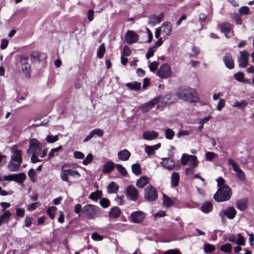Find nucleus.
Wrapping results in <instances>:
<instances>
[{
    "label": "nucleus",
    "instance_id": "obj_17",
    "mask_svg": "<svg viewBox=\"0 0 254 254\" xmlns=\"http://www.w3.org/2000/svg\"><path fill=\"white\" fill-rule=\"evenodd\" d=\"M162 34L165 37L169 36L172 32V25L169 21L164 22L160 27Z\"/></svg>",
    "mask_w": 254,
    "mask_h": 254
},
{
    "label": "nucleus",
    "instance_id": "obj_53",
    "mask_svg": "<svg viewBox=\"0 0 254 254\" xmlns=\"http://www.w3.org/2000/svg\"><path fill=\"white\" fill-rule=\"evenodd\" d=\"M216 156L215 153L213 152H207L205 153V160L206 161H210L213 159Z\"/></svg>",
    "mask_w": 254,
    "mask_h": 254
},
{
    "label": "nucleus",
    "instance_id": "obj_58",
    "mask_svg": "<svg viewBox=\"0 0 254 254\" xmlns=\"http://www.w3.org/2000/svg\"><path fill=\"white\" fill-rule=\"evenodd\" d=\"M28 177H29L30 180L34 182H35V177L36 176V173L34 171V170L33 169H31L29 170L28 173Z\"/></svg>",
    "mask_w": 254,
    "mask_h": 254
},
{
    "label": "nucleus",
    "instance_id": "obj_52",
    "mask_svg": "<svg viewBox=\"0 0 254 254\" xmlns=\"http://www.w3.org/2000/svg\"><path fill=\"white\" fill-rule=\"evenodd\" d=\"M100 204L103 208H107L109 206L110 201L106 198H103L100 201Z\"/></svg>",
    "mask_w": 254,
    "mask_h": 254
},
{
    "label": "nucleus",
    "instance_id": "obj_7",
    "mask_svg": "<svg viewBox=\"0 0 254 254\" xmlns=\"http://www.w3.org/2000/svg\"><path fill=\"white\" fill-rule=\"evenodd\" d=\"M181 163L183 165L188 164L192 168H194L198 164L196 156L185 154L182 156Z\"/></svg>",
    "mask_w": 254,
    "mask_h": 254
},
{
    "label": "nucleus",
    "instance_id": "obj_36",
    "mask_svg": "<svg viewBox=\"0 0 254 254\" xmlns=\"http://www.w3.org/2000/svg\"><path fill=\"white\" fill-rule=\"evenodd\" d=\"M163 204L166 207H169L173 204V202L171 198L167 196L165 194L163 195Z\"/></svg>",
    "mask_w": 254,
    "mask_h": 254
},
{
    "label": "nucleus",
    "instance_id": "obj_23",
    "mask_svg": "<svg viewBox=\"0 0 254 254\" xmlns=\"http://www.w3.org/2000/svg\"><path fill=\"white\" fill-rule=\"evenodd\" d=\"M158 136V133L154 131H146L143 132L142 136L145 140H151L156 138Z\"/></svg>",
    "mask_w": 254,
    "mask_h": 254
},
{
    "label": "nucleus",
    "instance_id": "obj_31",
    "mask_svg": "<svg viewBox=\"0 0 254 254\" xmlns=\"http://www.w3.org/2000/svg\"><path fill=\"white\" fill-rule=\"evenodd\" d=\"M11 214L9 211H5L0 217V226L4 223H7Z\"/></svg>",
    "mask_w": 254,
    "mask_h": 254
},
{
    "label": "nucleus",
    "instance_id": "obj_56",
    "mask_svg": "<svg viewBox=\"0 0 254 254\" xmlns=\"http://www.w3.org/2000/svg\"><path fill=\"white\" fill-rule=\"evenodd\" d=\"M68 174L70 176L75 178H79L80 177V175L79 173L76 170H73L72 169H67Z\"/></svg>",
    "mask_w": 254,
    "mask_h": 254
},
{
    "label": "nucleus",
    "instance_id": "obj_5",
    "mask_svg": "<svg viewBox=\"0 0 254 254\" xmlns=\"http://www.w3.org/2000/svg\"><path fill=\"white\" fill-rule=\"evenodd\" d=\"M144 198L148 201H153L158 198L156 189L152 186L146 187L144 190Z\"/></svg>",
    "mask_w": 254,
    "mask_h": 254
},
{
    "label": "nucleus",
    "instance_id": "obj_3",
    "mask_svg": "<svg viewBox=\"0 0 254 254\" xmlns=\"http://www.w3.org/2000/svg\"><path fill=\"white\" fill-rule=\"evenodd\" d=\"M231 195V188L228 185H223L214 194V198L217 202H222L229 200Z\"/></svg>",
    "mask_w": 254,
    "mask_h": 254
},
{
    "label": "nucleus",
    "instance_id": "obj_22",
    "mask_svg": "<svg viewBox=\"0 0 254 254\" xmlns=\"http://www.w3.org/2000/svg\"><path fill=\"white\" fill-rule=\"evenodd\" d=\"M116 164L112 161L107 162L103 167V173L104 174H110L114 169Z\"/></svg>",
    "mask_w": 254,
    "mask_h": 254
},
{
    "label": "nucleus",
    "instance_id": "obj_18",
    "mask_svg": "<svg viewBox=\"0 0 254 254\" xmlns=\"http://www.w3.org/2000/svg\"><path fill=\"white\" fill-rule=\"evenodd\" d=\"M126 191L127 194L132 200L135 201L137 200L138 196V191L134 186H129L127 187Z\"/></svg>",
    "mask_w": 254,
    "mask_h": 254
},
{
    "label": "nucleus",
    "instance_id": "obj_60",
    "mask_svg": "<svg viewBox=\"0 0 254 254\" xmlns=\"http://www.w3.org/2000/svg\"><path fill=\"white\" fill-rule=\"evenodd\" d=\"M159 64L157 62H153L149 65V69L152 72H154L157 69Z\"/></svg>",
    "mask_w": 254,
    "mask_h": 254
},
{
    "label": "nucleus",
    "instance_id": "obj_6",
    "mask_svg": "<svg viewBox=\"0 0 254 254\" xmlns=\"http://www.w3.org/2000/svg\"><path fill=\"white\" fill-rule=\"evenodd\" d=\"M42 151L41 143L36 139L32 138L30 140L28 154H40Z\"/></svg>",
    "mask_w": 254,
    "mask_h": 254
},
{
    "label": "nucleus",
    "instance_id": "obj_32",
    "mask_svg": "<svg viewBox=\"0 0 254 254\" xmlns=\"http://www.w3.org/2000/svg\"><path fill=\"white\" fill-rule=\"evenodd\" d=\"M212 204L210 202H204L201 207V210L204 213H208L212 209Z\"/></svg>",
    "mask_w": 254,
    "mask_h": 254
},
{
    "label": "nucleus",
    "instance_id": "obj_64",
    "mask_svg": "<svg viewBox=\"0 0 254 254\" xmlns=\"http://www.w3.org/2000/svg\"><path fill=\"white\" fill-rule=\"evenodd\" d=\"M164 254H182L179 250L177 249L169 250L166 251Z\"/></svg>",
    "mask_w": 254,
    "mask_h": 254
},
{
    "label": "nucleus",
    "instance_id": "obj_24",
    "mask_svg": "<svg viewBox=\"0 0 254 254\" xmlns=\"http://www.w3.org/2000/svg\"><path fill=\"white\" fill-rule=\"evenodd\" d=\"M248 206V198H243L237 200L236 202L237 208L241 211L245 210Z\"/></svg>",
    "mask_w": 254,
    "mask_h": 254
},
{
    "label": "nucleus",
    "instance_id": "obj_4",
    "mask_svg": "<svg viewBox=\"0 0 254 254\" xmlns=\"http://www.w3.org/2000/svg\"><path fill=\"white\" fill-rule=\"evenodd\" d=\"M82 213L88 219H94L101 213V209L95 205L86 204L82 208Z\"/></svg>",
    "mask_w": 254,
    "mask_h": 254
},
{
    "label": "nucleus",
    "instance_id": "obj_26",
    "mask_svg": "<svg viewBox=\"0 0 254 254\" xmlns=\"http://www.w3.org/2000/svg\"><path fill=\"white\" fill-rule=\"evenodd\" d=\"M228 165L229 166H231L232 167V169L235 172L236 175L242 170L240 168L239 165L231 158H229L228 159Z\"/></svg>",
    "mask_w": 254,
    "mask_h": 254
},
{
    "label": "nucleus",
    "instance_id": "obj_1",
    "mask_svg": "<svg viewBox=\"0 0 254 254\" xmlns=\"http://www.w3.org/2000/svg\"><path fill=\"white\" fill-rule=\"evenodd\" d=\"M11 151L12 154L7 164V168L11 172H16L19 170L22 162V150L14 146L11 148Z\"/></svg>",
    "mask_w": 254,
    "mask_h": 254
},
{
    "label": "nucleus",
    "instance_id": "obj_35",
    "mask_svg": "<svg viewBox=\"0 0 254 254\" xmlns=\"http://www.w3.org/2000/svg\"><path fill=\"white\" fill-rule=\"evenodd\" d=\"M109 193H116L118 190V186L115 182H111L107 187Z\"/></svg>",
    "mask_w": 254,
    "mask_h": 254
},
{
    "label": "nucleus",
    "instance_id": "obj_16",
    "mask_svg": "<svg viewBox=\"0 0 254 254\" xmlns=\"http://www.w3.org/2000/svg\"><path fill=\"white\" fill-rule=\"evenodd\" d=\"M132 221L135 223L142 222L145 218L144 213L141 211H136L132 212L131 214Z\"/></svg>",
    "mask_w": 254,
    "mask_h": 254
},
{
    "label": "nucleus",
    "instance_id": "obj_2",
    "mask_svg": "<svg viewBox=\"0 0 254 254\" xmlns=\"http://www.w3.org/2000/svg\"><path fill=\"white\" fill-rule=\"evenodd\" d=\"M177 96L184 101L191 103L195 102L198 100L195 90L189 87L180 88L177 92Z\"/></svg>",
    "mask_w": 254,
    "mask_h": 254
},
{
    "label": "nucleus",
    "instance_id": "obj_21",
    "mask_svg": "<svg viewBox=\"0 0 254 254\" xmlns=\"http://www.w3.org/2000/svg\"><path fill=\"white\" fill-rule=\"evenodd\" d=\"M130 155V152L128 150L125 149L118 153V157L121 161H126L129 159Z\"/></svg>",
    "mask_w": 254,
    "mask_h": 254
},
{
    "label": "nucleus",
    "instance_id": "obj_11",
    "mask_svg": "<svg viewBox=\"0 0 254 254\" xmlns=\"http://www.w3.org/2000/svg\"><path fill=\"white\" fill-rule=\"evenodd\" d=\"M164 17V13L162 12L158 16L151 14L148 17V24L152 26H154L160 23Z\"/></svg>",
    "mask_w": 254,
    "mask_h": 254
},
{
    "label": "nucleus",
    "instance_id": "obj_27",
    "mask_svg": "<svg viewBox=\"0 0 254 254\" xmlns=\"http://www.w3.org/2000/svg\"><path fill=\"white\" fill-rule=\"evenodd\" d=\"M148 183V178L146 176H142L137 180L136 185L139 188H143Z\"/></svg>",
    "mask_w": 254,
    "mask_h": 254
},
{
    "label": "nucleus",
    "instance_id": "obj_8",
    "mask_svg": "<svg viewBox=\"0 0 254 254\" xmlns=\"http://www.w3.org/2000/svg\"><path fill=\"white\" fill-rule=\"evenodd\" d=\"M172 71L167 64H163L157 71V75L161 78H167L171 76Z\"/></svg>",
    "mask_w": 254,
    "mask_h": 254
},
{
    "label": "nucleus",
    "instance_id": "obj_49",
    "mask_svg": "<svg viewBox=\"0 0 254 254\" xmlns=\"http://www.w3.org/2000/svg\"><path fill=\"white\" fill-rule=\"evenodd\" d=\"M175 135V132L170 128H167L165 130V137L168 139H173Z\"/></svg>",
    "mask_w": 254,
    "mask_h": 254
},
{
    "label": "nucleus",
    "instance_id": "obj_61",
    "mask_svg": "<svg viewBox=\"0 0 254 254\" xmlns=\"http://www.w3.org/2000/svg\"><path fill=\"white\" fill-rule=\"evenodd\" d=\"M236 175L239 180L242 182L245 181L246 179V175L243 170L237 173Z\"/></svg>",
    "mask_w": 254,
    "mask_h": 254
},
{
    "label": "nucleus",
    "instance_id": "obj_42",
    "mask_svg": "<svg viewBox=\"0 0 254 254\" xmlns=\"http://www.w3.org/2000/svg\"><path fill=\"white\" fill-rule=\"evenodd\" d=\"M29 58L25 55H21L19 58V63L21 67L29 64L28 63Z\"/></svg>",
    "mask_w": 254,
    "mask_h": 254
},
{
    "label": "nucleus",
    "instance_id": "obj_38",
    "mask_svg": "<svg viewBox=\"0 0 254 254\" xmlns=\"http://www.w3.org/2000/svg\"><path fill=\"white\" fill-rule=\"evenodd\" d=\"M21 67L25 76L27 78L30 77L31 71V66L30 64H28Z\"/></svg>",
    "mask_w": 254,
    "mask_h": 254
},
{
    "label": "nucleus",
    "instance_id": "obj_41",
    "mask_svg": "<svg viewBox=\"0 0 254 254\" xmlns=\"http://www.w3.org/2000/svg\"><path fill=\"white\" fill-rule=\"evenodd\" d=\"M105 52V47L104 46V44L102 43L99 47L98 50L97 51V55L99 58H102L104 56V53Z\"/></svg>",
    "mask_w": 254,
    "mask_h": 254
},
{
    "label": "nucleus",
    "instance_id": "obj_37",
    "mask_svg": "<svg viewBox=\"0 0 254 254\" xmlns=\"http://www.w3.org/2000/svg\"><path fill=\"white\" fill-rule=\"evenodd\" d=\"M102 194V192L101 190H97L96 191L93 192L90 194L89 198L93 200H96L101 197Z\"/></svg>",
    "mask_w": 254,
    "mask_h": 254
},
{
    "label": "nucleus",
    "instance_id": "obj_62",
    "mask_svg": "<svg viewBox=\"0 0 254 254\" xmlns=\"http://www.w3.org/2000/svg\"><path fill=\"white\" fill-rule=\"evenodd\" d=\"M131 54V51L127 46H125L123 48V53L122 55L124 56H129Z\"/></svg>",
    "mask_w": 254,
    "mask_h": 254
},
{
    "label": "nucleus",
    "instance_id": "obj_47",
    "mask_svg": "<svg viewBox=\"0 0 254 254\" xmlns=\"http://www.w3.org/2000/svg\"><path fill=\"white\" fill-rule=\"evenodd\" d=\"M62 148V146H59L58 147L52 149L48 155V160H50L51 158L54 157L55 155V153L58 152L60 150H61Z\"/></svg>",
    "mask_w": 254,
    "mask_h": 254
},
{
    "label": "nucleus",
    "instance_id": "obj_51",
    "mask_svg": "<svg viewBox=\"0 0 254 254\" xmlns=\"http://www.w3.org/2000/svg\"><path fill=\"white\" fill-rule=\"evenodd\" d=\"M93 159V156L92 154L89 153L87 155V156L86 157V158L84 159V160L83 161V164L84 165H87L89 164H90Z\"/></svg>",
    "mask_w": 254,
    "mask_h": 254
},
{
    "label": "nucleus",
    "instance_id": "obj_30",
    "mask_svg": "<svg viewBox=\"0 0 254 254\" xmlns=\"http://www.w3.org/2000/svg\"><path fill=\"white\" fill-rule=\"evenodd\" d=\"M31 61L33 63H40V54L37 51H33L30 56Z\"/></svg>",
    "mask_w": 254,
    "mask_h": 254
},
{
    "label": "nucleus",
    "instance_id": "obj_12",
    "mask_svg": "<svg viewBox=\"0 0 254 254\" xmlns=\"http://www.w3.org/2000/svg\"><path fill=\"white\" fill-rule=\"evenodd\" d=\"M160 98H154L148 102L143 104L141 107V110L143 113H146L153 108L154 106L159 103Z\"/></svg>",
    "mask_w": 254,
    "mask_h": 254
},
{
    "label": "nucleus",
    "instance_id": "obj_50",
    "mask_svg": "<svg viewBox=\"0 0 254 254\" xmlns=\"http://www.w3.org/2000/svg\"><path fill=\"white\" fill-rule=\"evenodd\" d=\"M236 244L238 245L243 246L245 245L244 237L239 233L237 235V238L236 239Z\"/></svg>",
    "mask_w": 254,
    "mask_h": 254
},
{
    "label": "nucleus",
    "instance_id": "obj_29",
    "mask_svg": "<svg viewBox=\"0 0 254 254\" xmlns=\"http://www.w3.org/2000/svg\"><path fill=\"white\" fill-rule=\"evenodd\" d=\"M171 186L173 187H176L180 180V176L177 172H174L171 175Z\"/></svg>",
    "mask_w": 254,
    "mask_h": 254
},
{
    "label": "nucleus",
    "instance_id": "obj_9",
    "mask_svg": "<svg viewBox=\"0 0 254 254\" xmlns=\"http://www.w3.org/2000/svg\"><path fill=\"white\" fill-rule=\"evenodd\" d=\"M236 210L233 207H228L225 209L222 210L219 213V215L221 217L223 221L224 217H227L229 219H233L236 215Z\"/></svg>",
    "mask_w": 254,
    "mask_h": 254
},
{
    "label": "nucleus",
    "instance_id": "obj_44",
    "mask_svg": "<svg viewBox=\"0 0 254 254\" xmlns=\"http://www.w3.org/2000/svg\"><path fill=\"white\" fill-rule=\"evenodd\" d=\"M59 140V135L55 136L48 135L46 136V140L49 143H53Z\"/></svg>",
    "mask_w": 254,
    "mask_h": 254
},
{
    "label": "nucleus",
    "instance_id": "obj_40",
    "mask_svg": "<svg viewBox=\"0 0 254 254\" xmlns=\"http://www.w3.org/2000/svg\"><path fill=\"white\" fill-rule=\"evenodd\" d=\"M232 245L230 243H226L224 245H222L220 248V250L223 252L226 253H229L232 251Z\"/></svg>",
    "mask_w": 254,
    "mask_h": 254
},
{
    "label": "nucleus",
    "instance_id": "obj_59",
    "mask_svg": "<svg viewBox=\"0 0 254 254\" xmlns=\"http://www.w3.org/2000/svg\"><path fill=\"white\" fill-rule=\"evenodd\" d=\"M156 50L154 49V48L150 47L147 53L146 54V58L147 59H149L150 58L152 57L154 55V53L155 52Z\"/></svg>",
    "mask_w": 254,
    "mask_h": 254
},
{
    "label": "nucleus",
    "instance_id": "obj_57",
    "mask_svg": "<svg viewBox=\"0 0 254 254\" xmlns=\"http://www.w3.org/2000/svg\"><path fill=\"white\" fill-rule=\"evenodd\" d=\"M239 13L241 14L247 15L249 13V8L247 6H244L241 7L239 9Z\"/></svg>",
    "mask_w": 254,
    "mask_h": 254
},
{
    "label": "nucleus",
    "instance_id": "obj_54",
    "mask_svg": "<svg viewBox=\"0 0 254 254\" xmlns=\"http://www.w3.org/2000/svg\"><path fill=\"white\" fill-rule=\"evenodd\" d=\"M204 250L206 253H210L215 250V247L211 244H206L204 246Z\"/></svg>",
    "mask_w": 254,
    "mask_h": 254
},
{
    "label": "nucleus",
    "instance_id": "obj_39",
    "mask_svg": "<svg viewBox=\"0 0 254 254\" xmlns=\"http://www.w3.org/2000/svg\"><path fill=\"white\" fill-rule=\"evenodd\" d=\"M131 170L132 172L136 175H139L141 173V167L139 164L136 163L132 165Z\"/></svg>",
    "mask_w": 254,
    "mask_h": 254
},
{
    "label": "nucleus",
    "instance_id": "obj_13",
    "mask_svg": "<svg viewBox=\"0 0 254 254\" xmlns=\"http://www.w3.org/2000/svg\"><path fill=\"white\" fill-rule=\"evenodd\" d=\"M240 57L238 59L239 65L240 67H245L248 64V58L249 54L248 52L245 50L243 51H240Z\"/></svg>",
    "mask_w": 254,
    "mask_h": 254
},
{
    "label": "nucleus",
    "instance_id": "obj_33",
    "mask_svg": "<svg viewBox=\"0 0 254 254\" xmlns=\"http://www.w3.org/2000/svg\"><path fill=\"white\" fill-rule=\"evenodd\" d=\"M126 86L130 90L136 91L140 88L141 83L138 82L127 83L126 84Z\"/></svg>",
    "mask_w": 254,
    "mask_h": 254
},
{
    "label": "nucleus",
    "instance_id": "obj_25",
    "mask_svg": "<svg viewBox=\"0 0 254 254\" xmlns=\"http://www.w3.org/2000/svg\"><path fill=\"white\" fill-rule=\"evenodd\" d=\"M121 213V209L117 206H114L111 208L109 215L111 218H118L120 217Z\"/></svg>",
    "mask_w": 254,
    "mask_h": 254
},
{
    "label": "nucleus",
    "instance_id": "obj_48",
    "mask_svg": "<svg viewBox=\"0 0 254 254\" xmlns=\"http://www.w3.org/2000/svg\"><path fill=\"white\" fill-rule=\"evenodd\" d=\"M57 208L55 206H51L47 209V213L49 215V217L52 219H54L55 218V213L56 212Z\"/></svg>",
    "mask_w": 254,
    "mask_h": 254
},
{
    "label": "nucleus",
    "instance_id": "obj_14",
    "mask_svg": "<svg viewBox=\"0 0 254 254\" xmlns=\"http://www.w3.org/2000/svg\"><path fill=\"white\" fill-rule=\"evenodd\" d=\"M221 32L223 33L227 38L231 37L229 34L232 33V26L229 23H223L218 25Z\"/></svg>",
    "mask_w": 254,
    "mask_h": 254
},
{
    "label": "nucleus",
    "instance_id": "obj_43",
    "mask_svg": "<svg viewBox=\"0 0 254 254\" xmlns=\"http://www.w3.org/2000/svg\"><path fill=\"white\" fill-rule=\"evenodd\" d=\"M247 105V102L245 101H242L241 102L236 101L233 105V107H237L240 109H244Z\"/></svg>",
    "mask_w": 254,
    "mask_h": 254
},
{
    "label": "nucleus",
    "instance_id": "obj_55",
    "mask_svg": "<svg viewBox=\"0 0 254 254\" xmlns=\"http://www.w3.org/2000/svg\"><path fill=\"white\" fill-rule=\"evenodd\" d=\"M91 238L93 240L96 241H100L103 239V237L102 236L99 235L96 232H94L92 234Z\"/></svg>",
    "mask_w": 254,
    "mask_h": 254
},
{
    "label": "nucleus",
    "instance_id": "obj_63",
    "mask_svg": "<svg viewBox=\"0 0 254 254\" xmlns=\"http://www.w3.org/2000/svg\"><path fill=\"white\" fill-rule=\"evenodd\" d=\"M145 151L148 155H150L154 153V150L152 146L147 145L145 147Z\"/></svg>",
    "mask_w": 254,
    "mask_h": 254
},
{
    "label": "nucleus",
    "instance_id": "obj_19",
    "mask_svg": "<svg viewBox=\"0 0 254 254\" xmlns=\"http://www.w3.org/2000/svg\"><path fill=\"white\" fill-rule=\"evenodd\" d=\"M157 98H160L161 99L159 100V103L163 104L164 105L171 104L176 101L175 96L171 94L166 95L164 97L159 96Z\"/></svg>",
    "mask_w": 254,
    "mask_h": 254
},
{
    "label": "nucleus",
    "instance_id": "obj_10",
    "mask_svg": "<svg viewBox=\"0 0 254 254\" xmlns=\"http://www.w3.org/2000/svg\"><path fill=\"white\" fill-rule=\"evenodd\" d=\"M126 41L128 44H132L137 42L139 36L132 30H127L125 35Z\"/></svg>",
    "mask_w": 254,
    "mask_h": 254
},
{
    "label": "nucleus",
    "instance_id": "obj_15",
    "mask_svg": "<svg viewBox=\"0 0 254 254\" xmlns=\"http://www.w3.org/2000/svg\"><path fill=\"white\" fill-rule=\"evenodd\" d=\"M161 166L168 170H172L175 167V162L170 158H163L162 161L160 162Z\"/></svg>",
    "mask_w": 254,
    "mask_h": 254
},
{
    "label": "nucleus",
    "instance_id": "obj_28",
    "mask_svg": "<svg viewBox=\"0 0 254 254\" xmlns=\"http://www.w3.org/2000/svg\"><path fill=\"white\" fill-rule=\"evenodd\" d=\"M26 179V174L24 173L14 174V181L18 184H22Z\"/></svg>",
    "mask_w": 254,
    "mask_h": 254
},
{
    "label": "nucleus",
    "instance_id": "obj_34",
    "mask_svg": "<svg viewBox=\"0 0 254 254\" xmlns=\"http://www.w3.org/2000/svg\"><path fill=\"white\" fill-rule=\"evenodd\" d=\"M69 175L68 174L67 169H62L61 173V178L63 181L66 182L68 183L69 186L70 185L71 183L68 181V176Z\"/></svg>",
    "mask_w": 254,
    "mask_h": 254
},
{
    "label": "nucleus",
    "instance_id": "obj_20",
    "mask_svg": "<svg viewBox=\"0 0 254 254\" xmlns=\"http://www.w3.org/2000/svg\"><path fill=\"white\" fill-rule=\"evenodd\" d=\"M223 62L225 66L229 68L232 69L234 66V61L231 54L230 53H227L223 57Z\"/></svg>",
    "mask_w": 254,
    "mask_h": 254
},
{
    "label": "nucleus",
    "instance_id": "obj_45",
    "mask_svg": "<svg viewBox=\"0 0 254 254\" xmlns=\"http://www.w3.org/2000/svg\"><path fill=\"white\" fill-rule=\"evenodd\" d=\"M115 166L117 170L123 176H126L127 175V171L122 165L118 164H116Z\"/></svg>",
    "mask_w": 254,
    "mask_h": 254
},
{
    "label": "nucleus",
    "instance_id": "obj_46",
    "mask_svg": "<svg viewBox=\"0 0 254 254\" xmlns=\"http://www.w3.org/2000/svg\"><path fill=\"white\" fill-rule=\"evenodd\" d=\"M244 74L242 72H238L234 74V77L238 81L246 83L247 82L244 80Z\"/></svg>",
    "mask_w": 254,
    "mask_h": 254
}]
</instances>
